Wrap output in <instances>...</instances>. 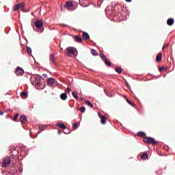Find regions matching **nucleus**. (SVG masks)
<instances>
[{"label":"nucleus","mask_w":175,"mask_h":175,"mask_svg":"<svg viewBox=\"0 0 175 175\" xmlns=\"http://www.w3.org/2000/svg\"><path fill=\"white\" fill-rule=\"evenodd\" d=\"M18 5L19 7V9H21L22 8H24V6L25 5V3H21L18 4Z\"/></svg>","instance_id":"2f4dec72"},{"label":"nucleus","mask_w":175,"mask_h":175,"mask_svg":"<svg viewBox=\"0 0 175 175\" xmlns=\"http://www.w3.org/2000/svg\"><path fill=\"white\" fill-rule=\"evenodd\" d=\"M18 9H20V7L18 6V4H16L14 6V12H17V10H18Z\"/></svg>","instance_id":"c85d7f7f"},{"label":"nucleus","mask_w":175,"mask_h":175,"mask_svg":"<svg viewBox=\"0 0 175 175\" xmlns=\"http://www.w3.org/2000/svg\"><path fill=\"white\" fill-rule=\"evenodd\" d=\"M116 72H117V73H119V75H121V73L122 72V69H121V68H116Z\"/></svg>","instance_id":"a878e982"},{"label":"nucleus","mask_w":175,"mask_h":175,"mask_svg":"<svg viewBox=\"0 0 175 175\" xmlns=\"http://www.w3.org/2000/svg\"><path fill=\"white\" fill-rule=\"evenodd\" d=\"M137 136H139V137H146V133L139 131L137 133Z\"/></svg>","instance_id":"a211bd4d"},{"label":"nucleus","mask_w":175,"mask_h":175,"mask_svg":"<svg viewBox=\"0 0 175 175\" xmlns=\"http://www.w3.org/2000/svg\"><path fill=\"white\" fill-rule=\"evenodd\" d=\"M35 25L40 33L43 32V21L42 20H37L35 23Z\"/></svg>","instance_id":"7ed1b4c3"},{"label":"nucleus","mask_w":175,"mask_h":175,"mask_svg":"<svg viewBox=\"0 0 175 175\" xmlns=\"http://www.w3.org/2000/svg\"><path fill=\"white\" fill-rule=\"evenodd\" d=\"M167 47H169V44H166L163 45V50H165V49H167Z\"/></svg>","instance_id":"f704fd0d"},{"label":"nucleus","mask_w":175,"mask_h":175,"mask_svg":"<svg viewBox=\"0 0 175 175\" xmlns=\"http://www.w3.org/2000/svg\"><path fill=\"white\" fill-rule=\"evenodd\" d=\"M71 90H70V88H68L66 90V92L69 94V92H70Z\"/></svg>","instance_id":"e433bc0d"},{"label":"nucleus","mask_w":175,"mask_h":175,"mask_svg":"<svg viewBox=\"0 0 175 175\" xmlns=\"http://www.w3.org/2000/svg\"><path fill=\"white\" fill-rule=\"evenodd\" d=\"M126 85L127 87H129V83H128L127 81H126Z\"/></svg>","instance_id":"79ce46f5"},{"label":"nucleus","mask_w":175,"mask_h":175,"mask_svg":"<svg viewBox=\"0 0 175 175\" xmlns=\"http://www.w3.org/2000/svg\"><path fill=\"white\" fill-rule=\"evenodd\" d=\"M21 96L23 99H27V98H28V94L25 92H21Z\"/></svg>","instance_id":"2eb2a0df"},{"label":"nucleus","mask_w":175,"mask_h":175,"mask_svg":"<svg viewBox=\"0 0 175 175\" xmlns=\"http://www.w3.org/2000/svg\"><path fill=\"white\" fill-rule=\"evenodd\" d=\"M98 116L99 117V118H100V122L103 125H105V124H106V116L102 115V113H98Z\"/></svg>","instance_id":"0eeeda50"},{"label":"nucleus","mask_w":175,"mask_h":175,"mask_svg":"<svg viewBox=\"0 0 175 175\" xmlns=\"http://www.w3.org/2000/svg\"><path fill=\"white\" fill-rule=\"evenodd\" d=\"M126 102H127V103H129V105H130L131 106H135V104H133V103H132V101H131L129 99H126Z\"/></svg>","instance_id":"7c9ffc66"},{"label":"nucleus","mask_w":175,"mask_h":175,"mask_svg":"<svg viewBox=\"0 0 175 175\" xmlns=\"http://www.w3.org/2000/svg\"><path fill=\"white\" fill-rule=\"evenodd\" d=\"M42 76H43V77H47V75L46 74H43Z\"/></svg>","instance_id":"ea45409f"},{"label":"nucleus","mask_w":175,"mask_h":175,"mask_svg":"<svg viewBox=\"0 0 175 175\" xmlns=\"http://www.w3.org/2000/svg\"><path fill=\"white\" fill-rule=\"evenodd\" d=\"M157 62H161L162 61V53H158L156 57Z\"/></svg>","instance_id":"4468645a"},{"label":"nucleus","mask_w":175,"mask_h":175,"mask_svg":"<svg viewBox=\"0 0 175 175\" xmlns=\"http://www.w3.org/2000/svg\"><path fill=\"white\" fill-rule=\"evenodd\" d=\"M75 39L77 43H81V42H83V38H81V37L79 36H75Z\"/></svg>","instance_id":"f3484780"},{"label":"nucleus","mask_w":175,"mask_h":175,"mask_svg":"<svg viewBox=\"0 0 175 175\" xmlns=\"http://www.w3.org/2000/svg\"><path fill=\"white\" fill-rule=\"evenodd\" d=\"M15 73L17 76H23V75H24V70L20 67H17L16 68Z\"/></svg>","instance_id":"423d86ee"},{"label":"nucleus","mask_w":175,"mask_h":175,"mask_svg":"<svg viewBox=\"0 0 175 175\" xmlns=\"http://www.w3.org/2000/svg\"><path fill=\"white\" fill-rule=\"evenodd\" d=\"M60 99H62V100H66V99H68V94H66V93L61 94Z\"/></svg>","instance_id":"ddd939ff"},{"label":"nucleus","mask_w":175,"mask_h":175,"mask_svg":"<svg viewBox=\"0 0 175 175\" xmlns=\"http://www.w3.org/2000/svg\"><path fill=\"white\" fill-rule=\"evenodd\" d=\"M85 103L88 105L89 107H94V105H92V103H91V102H90L89 100H85Z\"/></svg>","instance_id":"5701e85b"},{"label":"nucleus","mask_w":175,"mask_h":175,"mask_svg":"<svg viewBox=\"0 0 175 175\" xmlns=\"http://www.w3.org/2000/svg\"><path fill=\"white\" fill-rule=\"evenodd\" d=\"M49 58L50 60L51 61V62H53V64H55V53H52L49 55Z\"/></svg>","instance_id":"9b49d317"},{"label":"nucleus","mask_w":175,"mask_h":175,"mask_svg":"<svg viewBox=\"0 0 175 175\" xmlns=\"http://www.w3.org/2000/svg\"><path fill=\"white\" fill-rule=\"evenodd\" d=\"M46 128H47V126H46L44 125H40L39 126L40 131H44V129H46Z\"/></svg>","instance_id":"bb28decb"},{"label":"nucleus","mask_w":175,"mask_h":175,"mask_svg":"<svg viewBox=\"0 0 175 175\" xmlns=\"http://www.w3.org/2000/svg\"><path fill=\"white\" fill-rule=\"evenodd\" d=\"M18 113H16L15 116L14 117V121H17V118H18Z\"/></svg>","instance_id":"72a5a7b5"},{"label":"nucleus","mask_w":175,"mask_h":175,"mask_svg":"<svg viewBox=\"0 0 175 175\" xmlns=\"http://www.w3.org/2000/svg\"><path fill=\"white\" fill-rule=\"evenodd\" d=\"M57 126H59L62 129H66V126L64 123H57Z\"/></svg>","instance_id":"6ab92c4d"},{"label":"nucleus","mask_w":175,"mask_h":175,"mask_svg":"<svg viewBox=\"0 0 175 175\" xmlns=\"http://www.w3.org/2000/svg\"><path fill=\"white\" fill-rule=\"evenodd\" d=\"M62 50H64V49L61 48Z\"/></svg>","instance_id":"c03bdc74"},{"label":"nucleus","mask_w":175,"mask_h":175,"mask_svg":"<svg viewBox=\"0 0 175 175\" xmlns=\"http://www.w3.org/2000/svg\"><path fill=\"white\" fill-rule=\"evenodd\" d=\"M47 84L49 85V87H53L54 84H55V79L54 78H49L47 79Z\"/></svg>","instance_id":"6e6552de"},{"label":"nucleus","mask_w":175,"mask_h":175,"mask_svg":"<svg viewBox=\"0 0 175 175\" xmlns=\"http://www.w3.org/2000/svg\"><path fill=\"white\" fill-rule=\"evenodd\" d=\"M167 24L170 26L173 25L174 24V19L172 18H168L167 21Z\"/></svg>","instance_id":"f8f14e48"},{"label":"nucleus","mask_w":175,"mask_h":175,"mask_svg":"<svg viewBox=\"0 0 175 175\" xmlns=\"http://www.w3.org/2000/svg\"><path fill=\"white\" fill-rule=\"evenodd\" d=\"M100 57L101 59L103 61H104V62H105V61L107 60V57H106V55H105V54H103V53H101L100 55Z\"/></svg>","instance_id":"4be33fe9"},{"label":"nucleus","mask_w":175,"mask_h":175,"mask_svg":"<svg viewBox=\"0 0 175 175\" xmlns=\"http://www.w3.org/2000/svg\"><path fill=\"white\" fill-rule=\"evenodd\" d=\"M74 128H77L79 126V124L77 122H75L73 124Z\"/></svg>","instance_id":"c9c22d12"},{"label":"nucleus","mask_w":175,"mask_h":175,"mask_svg":"<svg viewBox=\"0 0 175 175\" xmlns=\"http://www.w3.org/2000/svg\"><path fill=\"white\" fill-rule=\"evenodd\" d=\"M42 79H43V78H42L41 76H37V77H35V80H36L35 84H36V83H38V81L42 80Z\"/></svg>","instance_id":"412c9836"},{"label":"nucleus","mask_w":175,"mask_h":175,"mask_svg":"<svg viewBox=\"0 0 175 175\" xmlns=\"http://www.w3.org/2000/svg\"><path fill=\"white\" fill-rule=\"evenodd\" d=\"M126 2H132V0H126Z\"/></svg>","instance_id":"37998d69"},{"label":"nucleus","mask_w":175,"mask_h":175,"mask_svg":"<svg viewBox=\"0 0 175 175\" xmlns=\"http://www.w3.org/2000/svg\"><path fill=\"white\" fill-rule=\"evenodd\" d=\"M64 8H66L67 10H69V12H72L76 9L75 5H73V2L72 1H66V4L64 5Z\"/></svg>","instance_id":"39448f33"},{"label":"nucleus","mask_w":175,"mask_h":175,"mask_svg":"<svg viewBox=\"0 0 175 175\" xmlns=\"http://www.w3.org/2000/svg\"><path fill=\"white\" fill-rule=\"evenodd\" d=\"M27 54H31L32 53V50L31 49V48L27 47Z\"/></svg>","instance_id":"473e14b6"},{"label":"nucleus","mask_w":175,"mask_h":175,"mask_svg":"<svg viewBox=\"0 0 175 175\" xmlns=\"http://www.w3.org/2000/svg\"><path fill=\"white\" fill-rule=\"evenodd\" d=\"M144 143H147L148 144H152L153 146H157L158 144V142L155 140V139L151 137H145L144 138Z\"/></svg>","instance_id":"f257e3e1"},{"label":"nucleus","mask_w":175,"mask_h":175,"mask_svg":"<svg viewBox=\"0 0 175 175\" xmlns=\"http://www.w3.org/2000/svg\"><path fill=\"white\" fill-rule=\"evenodd\" d=\"M91 54H92V55H94V57H96V55H98V52L94 49H92Z\"/></svg>","instance_id":"b1692460"},{"label":"nucleus","mask_w":175,"mask_h":175,"mask_svg":"<svg viewBox=\"0 0 175 175\" xmlns=\"http://www.w3.org/2000/svg\"><path fill=\"white\" fill-rule=\"evenodd\" d=\"M105 65H107V66H111V62L109 61V59H107L106 61L104 62Z\"/></svg>","instance_id":"cd10ccee"},{"label":"nucleus","mask_w":175,"mask_h":175,"mask_svg":"<svg viewBox=\"0 0 175 175\" xmlns=\"http://www.w3.org/2000/svg\"><path fill=\"white\" fill-rule=\"evenodd\" d=\"M64 52L67 57H72V55H75V53H76V51H75V48L70 46L68 47Z\"/></svg>","instance_id":"20e7f679"},{"label":"nucleus","mask_w":175,"mask_h":175,"mask_svg":"<svg viewBox=\"0 0 175 175\" xmlns=\"http://www.w3.org/2000/svg\"><path fill=\"white\" fill-rule=\"evenodd\" d=\"M159 70H160L161 72H162V70H165V68L161 67V68H159Z\"/></svg>","instance_id":"4c0bfd02"},{"label":"nucleus","mask_w":175,"mask_h":175,"mask_svg":"<svg viewBox=\"0 0 175 175\" xmlns=\"http://www.w3.org/2000/svg\"><path fill=\"white\" fill-rule=\"evenodd\" d=\"M148 158V154H147V152H144L141 156V159H143L144 161L147 159Z\"/></svg>","instance_id":"aec40b11"},{"label":"nucleus","mask_w":175,"mask_h":175,"mask_svg":"<svg viewBox=\"0 0 175 175\" xmlns=\"http://www.w3.org/2000/svg\"><path fill=\"white\" fill-rule=\"evenodd\" d=\"M79 110L81 111V113H85V107H80Z\"/></svg>","instance_id":"c756f323"},{"label":"nucleus","mask_w":175,"mask_h":175,"mask_svg":"<svg viewBox=\"0 0 175 175\" xmlns=\"http://www.w3.org/2000/svg\"><path fill=\"white\" fill-rule=\"evenodd\" d=\"M72 96H74V98L75 99H79V96L77 95V93H76V92H72Z\"/></svg>","instance_id":"393cba45"},{"label":"nucleus","mask_w":175,"mask_h":175,"mask_svg":"<svg viewBox=\"0 0 175 175\" xmlns=\"http://www.w3.org/2000/svg\"><path fill=\"white\" fill-rule=\"evenodd\" d=\"M83 39L85 40H88L90 39V35L88 33L83 32L82 36Z\"/></svg>","instance_id":"dca6fc26"},{"label":"nucleus","mask_w":175,"mask_h":175,"mask_svg":"<svg viewBox=\"0 0 175 175\" xmlns=\"http://www.w3.org/2000/svg\"><path fill=\"white\" fill-rule=\"evenodd\" d=\"M0 116H3V111H0Z\"/></svg>","instance_id":"58836bf2"},{"label":"nucleus","mask_w":175,"mask_h":175,"mask_svg":"<svg viewBox=\"0 0 175 175\" xmlns=\"http://www.w3.org/2000/svg\"><path fill=\"white\" fill-rule=\"evenodd\" d=\"M36 85H39V88H44V81H42V79L40 81L36 82Z\"/></svg>","instance_id":"1a4fd4ad"},{"label":"nucleus","mask_w":175,"mask_h":175,"mask_svg":"<svg viewBox=\"0 0 175 175\" xmlns=\"http://www.w3.org/2000/svg\"><path fill=\"white\" fill-rule=\"evenodd\" d=\"M27 117H25V116H21L20 117V122L22 123V124H27Z\"/></svg>","instance_id":"9d476101"},{"label":"nucleus","mask_w":175,"mask_h":175,"mask_svg":"<svg viewBox=\"0 0 175 175\" xmlns=\"http://www.w3.org/2000/svg\"><path fill=\"white\" fill-rule=\"evenodd\" d=\"M58 133H59V135H61V133H62V131H58Z\"/></svg>","instance_id":"a19ab883"},{"label":"nucleus","mask_w":175,"mask_h":175,"mask_svg":"<svg viewBox=\"0 0 175 175\" xmlns=\"http://www.w3.org/2000/svg\"><path fill=\"white\" fill-rule=\"evenodd\" d=\"M10 162H12V159L9 157H6L3 159L2 162L0 163L2 167H8V165H10Z\"/></svg>","instance_id":"f03ea898"}]
</instances>
